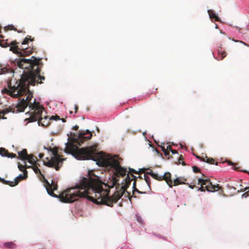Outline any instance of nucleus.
Here are the masks:
<instances>
[{
  "label": "nucleus",
  "mask_w": 249,
  "mask_h": 249,
  "mask_svg": "<svg viewBox=\"0 0 249 249\" xmlns=\"http://www.w3.org/2000/svg\"><path fill=\"white\" fill-rule=\"evenodd\" d=\"M92 136V133L89 130L86 131H81L78 135L71 132L70 137L71 142L66 143L65 152L71 154L77 160H91L96 161L97 164L99 166L115 170L114 177L110 182L107 184L102 182L100 183V192L102 191L101 198H103V200L99 201V204L112 207L113 203H116L123 196L133 180V195H134L135 192L143 194H148L151 192L150 178L144 174V179L141 177L139 180H137L133 174H137L138 172L130 168L126 177L121 185L119 182L118 178L125 176L126 169L120 165V162L117 159L109 155H105L102 152H99L97 144L81 148H79L76 146V144L81 145L85 141L90 139Z\"/></svg>",
  "instance_id": "1"
},
{
  "label": "nucleus",
  "mask_w": 249,
  "mask_h": 249,
  "mask_svg": "<svg viewBox=\"0 0 249 249\" xmlns=\"http://www.w3.org/2000/svg\"><path fill=\"white\" fill-rule=\"evenodd\" d=\"M41 58H37L35 56H32L30 59L21 58L17 61L18 66L22 69H26L24 71L19 82L17 86H12L11 80L8 82V89L5 88L2 90V93L6 94L13 98L21 96L25 93H27L26 99H22L16 106L17 111L23 112L25 109L29 106L31 110L36 111L37 114L41 107L38 102L34 100V102H31L33 98V93L29 90L30 86H35L36 83L41 84L42 81L45 78L41 76L40 65L42 64Z\"/></svg>",
  "instance_id": "2"
},
{
  "label": "nucleus",
  "mask_w": 249,
  "mask_h": 249,
  "mask_svg": "<svg viewBox=\"0 0 249 249\" xmlns=\"http://www.w3.org/2000/svg\"><path fill=\"white\" fill-rule=\"evenodd\" d=\"M45 187L48 194L54 197L59 198L60 200L64 203H72L81 198H86L94 203L99 204L102 201L100 192V184L102 181L99 178L95 175L93 171H89L87 177L82 178L74 187L65 190L58 196L55 195L53 191L57 189V185L53 180L50 184L46 179Z\"/></svg>",
  "instance_id": "3"
},
{
  "label": "nucleus",
  "mask_w": 249,
  "mask_h": 249,
  "mask_svg": "<svg viewBox=\"0 0 249 249\" xmlns=\"http://www.w3.org/2000/svg\"><path fill=\"white\" fill-rule=\"evenodd\" d=\"M34 40V38H32L31 36H27L21 43L22 45L21 48H19L18 47V43L16 40L13 41L10 43L11 46L10 48V51L14 53L17 54L19 56L29 55L33 53V48L25 47L23 45L27 44L29 41H33Z\"/></svg>",
  "instance_id": "4"
},
{
  "label": "nucleus",
  "mask_w": 249,
  "mask_h": 249,
  "mask_svg": "<svg viewBox=\"0 0 249 249\" xmlns=\"http://www.w3.org/2000/svg\"><path fill=\"white\" fill-rule=\"evenodd\" d=\"M51 151L53 156L47 162H44V164L49 167H54L56 171H58L59 170L60 166H62L64 159H61V157L58 154L57 148H53Z\"/></svg>",
  "instance_id": "5"
},
{
  "label": "nucleus",
  "mask_w": 249,
  "mask_h": 249,
  "mask_svg": "<svg viewBox=\"0 0 249 249\" xmlns=\"http://www.w3.org/2000/svg\"><path fill=\"white\" fill-rule=\"evenodd\" d=\"M39 109L38 112V114L36 112V111H34L32 113L28 119L29 121L30 122H34L36 121H38V124L39 125H41L42 126H47L49 124V120L48 117L47 116H44L43 117L42 116V111L44 110V108L43 107H41Z\"/></svg>",
  "instance_id": "6"
},
{
  "label": "nucleus",
  "mask_w": 249,
  "mask_h": 249,
  "mask_svg": "<svg viewBox=\"0 0 249 249\" xmlns=\"http://www.w3.org/2000/svg\"><path fill=\"white\" fill-rule=\"evenodd\" d=\"M198 184H200V187L198 190L205 191L207 190L209 192H213L218 191L221 189L218 184L215 185L212 184L209 179H203L201 178L198 179Z\"/></svg>",
  "instance_id": "7"
},
{
  "label": "nucleus",
  "mask_w": 249,
  "mask_h": 249,
  "mask_svg": "<svg viewBox=\"0 0 249 249\" xmlns=\"http://www.w3.org/2000/svg\"><path fill=\"white\" fill-rule=\"evenodd\" d=\"M23 173V175L20 174L18 177H16L14 179V181H13V183H12L11 186L13 187L17 185L18 182L22 179H26L28 177V173L27 171H24Z\"/></svg>",
  "instance_id": "8"
},
{
  "label": "nucleus",
  "mask_w": 249,
  "mask_h": 249,
  "mask_svg": "<svg viewBox=\"0 0 249 249\" xmlns=\"http://www.w3.org/2000/svg\"><path fill=\"white\" fill-rule=\"evenodd\" d=\"M162 176L163 177V180H165L169 186L170 188H172L173 186V181L171 178V174L169 172H166L163 175H162Z\"/></svg>",
  "instance_id": "9"
},
{
  "label": "nucleus",
  "mask_w": 249,
  "mask_h": 249,
  "mask_svg": "<svg viewBox=\"0 0 249 249\" xmlns=\"http://www.w3.org/2000/svg\"><path fill=\"white\" fill-rule=\"evenodd\" d=\"M15 112L14 108L9 107L8 108H6L3 109V110L0 111V119H6V118L4 117V115L9 112H13L14 113Z\"/></svg>",
  "instance_id": "10"
},
{
  "label": "nucleus",
  "mask_w": 249,
  "mask_h": 249,
  "mask_svg": "<svg viewBox=\"0 0 249 249\" xmlns=\"http://www.w3.org/2000/svg\"><path fill=\"white\" fill-rule=\"evenodd\" d=\"M38 166H39V164L36 163V164H33V165L30 166H29L28 167L32 168L36 174L40 175V176H42L44 179H45V178L44 176L42 174L40 170L38 168Z\"/></svg>",
  "instance_id": "11"
},
{
  "label": "nucleus",
  "mask_w": 249,
  "mask_h": 249,
  "mask_svg": "<svg viewBox=\"0 0 249 249\" xmlns=\"http://www.w3.org/2000/svg\"><path fill=\"white\" fill-rule=\"evenodd\" d=\"M18 156L19 158L24 160H26V158H27L28 154L27 153V151L26 149H24L22 151L18 152Z\"/></svg>",
  "instance_id": "12"
},
{
  "label": "nucleus",
  "mask_w": 249,
  "mask_h": 249,
  "mask_svg": "<svg viewBox=\"0 0 249 249\" xmlns=\"http://www.w3.org/2000/svg\"><path fill=\"white\" fill-rule=\"evenodd\" d=\"M208 13L209 15L210 18L211 19H214L215 21H219L220 19L217 15H216L214 12L212 10H208Z\"/></svg>",
  "instance_id": "13"
},
{
  "label": "nucleus",
  "mask_w": 249,
  "mask_h": 249,
  "mask_svg": "<svg viewBox=\"0 0 249 249\" xmlns=\"http://www.w3.org/2000/svg\"><path fill=\"white\" fill-rule=\"evenodd\" d=\"M36 160V158L32 154L28 155L27 158H26V160H27L28 161L32 164V165H33V164H36L37 163Z\"/></svg>",
  "instance_id": "14"
},
{
  "label": "nucleus",
  "mask_w": 249,
  "mask_h": 249,
  "mask_svg": "<svg viewBox=\"0 0 249 249\" xmlns=\"http://www.w3.org/2000/svg\"><path fill=\"white\" fill-rule=\"evenodd\" d=\"M218 56H217L218 57L217 60H221L226 56L227 53H226V52L222 51L221 48H220V49H218Z\"/></svg>",
  "instance_id": "15"
},
{
  "label": "nucleus",
  "mask_w": 249,
  "mask_h": 249,
  "mask_svg": "<svg viewBox=\"0 0 249 249\" xmlns=\"http://www.w3.org/2000/svg\"><path fill=\"white\" fill-rule=\"evenodd\" d=\"M240 192H245L242 196V197L247 198L249 196V187L240 189Z\"/></svg>",
  "instance_id": "16"
},
{
  "label": "nucleus",
  "mask_w": 249,
  "mask_h": 249,
  "mask_svg": "<svg viewBox=\"0 0 249 249\" xmlns=\"http://www.w3.org/2000/svg\"><path fill=\"white\" fill-rule=\"evenodd\" d=\"M161 149L162 151L164 152L165 156L169 155V151L172 149L171 146L170 145L167 146L166 148H165L164 147H162Z\"/></svg>",
  "instance_id": "17"
},
{
  "label": "nucleus",
  "mask_w": 249,
  "mask_h": 249,
  "mask_svg": "<svg viewBox=\"0 0 249 249\" xmlns=\"http://www.w3.org/2000/svg\"><path fill=\"white\" fill-rule=\"evenodd\" d=\"M8 154V151L4 148H0V155L2 156L7 157V155Z\"/></svg>",
  "instance_id": "18"
},
{
  "label": "nucleus",
  "mask_w": 249,
  "mask_h": 249,
  "mask_svg": "<svg viewBox=\"0 0 249 249\" xmlns=\"http://www.w3.org/2000/svg\"><path fill=\"white\" fill-rule=\"evenodd\" d=\"M152 178L154 179L160 181L163 180V177L161 176H159L158 174L154 173V174H152Z\"/></svg>",
  "instance_id": "19"
},
{
  "label": "nucleus",
  "mask_w": 249,
  "mask_h": 249,
  "mask_svg": "<svg viewBox=\"0 0 249 249\" xmlns=\"http://www.w3.org/2000/svg\"><path fill=\"white\" fill-rule=\"evenodd\" d=\"M5 31L7 30H14V31H17L18 32H19L17 30V29L14 27V26L13 25H9L7 26H5L4 27Z\"/></svg>",
  "instance_id": "20"
},
{
  "label": "nucleus",
  "mask_w": 249,
  "mask_h": 249,
  "mask_svg": "<svg viewBox=\"0 0 249 249\" xmlns=\"http://www.w3.org/2000/svg\"><path fill=\"white\" fill-rule=\"evenodd\" d=\"M173 182H174V185H174V186H176V185H178L184 183L181 180V179H179V178H177L175 179H174Z\"/></svg>",
  "instance_id": "21"
},
{
  "label": "nucleus",
  "mask_w": 249,
  "mask_h": 249,
  "mask_svg": "<svg viewBox=\"0 0 249 249\" xmlns=\"http://www.w3.org/2000/svg\"><path fill=\"white\" fill-rule=\"evenodd\" d=\"M205 162H207V163L211 164L214 163V160L213 158H209L207 156H206L205 157Z\"/></svg>",
  "instance_id": "22"
},
{
  "label": "nucleus",
  "mask_w": 249,
  "mask_h": 249,
  "mask_svg": "<svg viewBox=\"0 0 249 249\" xmlns=\"http://www.w3.org/2000/svg\"><path fill=\"white\" fill-rule=\"evenodd\" d=\"M14 244L13 242L5 243L4 244V247L6 248H12L14 246Z\"/></svg>",
  "instance_id": "23"
},
{
  "label": "nucleus",
  "mask_w": 249,
  "mask_h": 249,
  "mask_svg": "<svg viewBox=\"0 0 249 249\" xmlns=\"http://www.w3.org/2000/svg\"><path fill=\"white\" fill-rule=\"evenodd\" d=\"M18 168L19 169V170L23 172H24V171H27L26 170V168H28V166H24V165H22L21 164H18Z\"/></svg>",
  "instance_id": "24"
},
{
  "label": "nucleus",
  "mask_w": 249,
  "mask_h": 249,
  "mask_svg": "<svg viewBox=\"0 0 249 249\" xmlns=\"http://www.w3.org/2000/svg\"><path fill=\"white\" fill-rule=\"evenodd\" d=\"M0 181L1 182H2L3 183L7 184V185H9L10 186H11L12 183H13V181H7V180H6L4 179L1 178H0Z\"/></svg>",
  "instance_id": "25"
},
{
  "label": "nucleus",
  "mask_w": 249,
  "mask_h": 249,
  "mask_svg": "<svg viewBox=\"0 0 249 249\" xmlns=\"http://www.w3.org/2000/svg\"><path fill=\"white\" fill-rule=\"evenodd\" d=\"M60 117L57 115L55 116H52L50 118V120H60Z\"/></svg>",
  "instance_id": "26"
},
{
  "label": "nucleus",
  "mask_w": 249,
  "mask_h": 249,
  "mask_svg": "<svg viewBox=\"0 0 249 249\" xmlns=\"http://www.w3.org/2000/svg\"><path fill=\"white\" fill-rule=\"evenodd\" d=\"M143 171H144L145 169H142ZM144 173V174L148 176V175H150L152 177V174H154V173L153 172V171L152 170H150L149 171L147 172L146 173H145L144 171L142 172Z\"/></svg>",
  "instance_id": "27"
},
{
  "label": "nucleus",
  "mask_w": 249,
  "mask_h": 249,
  "mask_svg": "<svg viewBox=\"0 0 249 249\" xmlns=\"http://www.w3.org/2000/svg\"><path fill=\"white\" fill-rule=\"evenodd\" d=\"M7 157H8V158H16L17 157V155L15 154L9 153L8 152V155H7Z\"/></svg>",
  "instance_id": "28"
},
{
  "label": "nucleus",
  "mask_w": 249,
  "mask_h": 249,
  "mask_svg": "<svg viewBox=\"0 0 249 249\" xmlns=\"http://www.w3.org/2000/svg\"><path fill=\"white\" fill-rule=\"evenodd\" d=\"M10 45V44H8V43L7 42H4V43H0V45L2 47H4V48H6V47H7L8 46H9Z\"/></svg>",
  "instance_id": "29"
},
{
  "label": "nucleus",
  "mask_w": 249,
  "mask_h": 249,
  "mask_svg": "<svg viewBox=\"0 0 249 249\" xmlns=\"http://www.w3.org/2000/svg\"><path fill=\"white\" fill-rule=\"evenodd\" d=\"M193 171L196 173H198L200 171L199 168H198L197 167H196V166H194L193 167Z\"/></svg>",
  "instance_id": "30"
},
{
  "label": "nucleus",
  "mask_w": 249,
  "mask_h": 249,
  "mask_svg": "<svg viewBox=\"0 0 249 249\" xmlns=\"http://www.w3.org/2000/svg\"><path fill=\"white\" fill-rule=\"evenodd\" d=\"M196 158L199 160L201 161H205V158H201V157L199 156H196Z\"/></svg>",
  "instance_id": "31"
},
{
  "label": "nucleus",
  "mask_w": 249,
  "mask_h": 249,
  "mask_svg": "<svg viewBox=\"0 0 249 249\" xmlns=\"http://www.w3.org/2000/svg\"><path fill=\"white\" fill-rule=\"evenodd\" d=\"M183 160V157L182 155H180L179 159H178V162L179 163H181V161H182Z\"/></svg>",
  "instance_id": "32"
},
{
  "label": "nucleus",
  "mask_w": 249,
  "mask_h": 249,
  "mask_svg": "<svg viewBox=\"0 0 249 249\" xmlns=\"http://www.w3.org/2000/svg\"><path fill=\"white\" fill-rule=\"evenodd\" d=\"M75 112L76 113L78 109V106L77 105L74 106Z\"/></svg>",
  "instance_id": "33"
},
{
  "label": "nucleus",
  "mask_w": 249,
  "mask_h": 249,
  "mask_svg": "<svg viewBox=\"0 0 249 249\" xmlns=\"http://www.w3.org/2000/svg\"><path fill=\"white\" fill-rule=\"evenodd\" d=\"M171 152L173 154H177L178 153L177 151L176 150H174V149H172L171 150Z\"/></svg>",
  "instance_id": "34"
},
{
  "label": "nucleus",
  "mask_w": 249,
  "mask_h": 249,
  "mask_svg": "<svg viewBox=\"0 0 249 249\" xmlns=\"http://www.w3.org/2000/svg\"><path fill=\"white\" fill-rule=\"evenodd\" d=\"M195 186H196L195 184L192 185V183H191L189 185V188H190L191 189H194L195 187Z\"/></svg>",
  "instance_id": "35"
},
{
  "label": "nucleus",
  "mask_w": 249,
  "mask_h": 249,
  "mask_svg": "<svg viewBox=\"0 0 249 249\" xmlns=\"http://www.w3.org/2000/svg\"><path fill=\"white\" fill-rule=\"evenodd\" d=\"M78 128H79V126H78V125H75L74 126H73V129L74 130H78Z\"/></svg>",
  "instance_id": "36"
},
{
  "label": "nucleus",
  "mask_w": 249,
  "mask_h": 249,
  "mask_svg": "<svg viewBox=\"0 0 249 249\" xmlns=\"http://www.w3.org/2000/svg\"><path fill=\"white\" fill-rule=\"evenodd\" d=\"M43 156H44V154H43V153H40L39 154V157L40 159L42 158L43 157Z\"/></svg>",
  "instance_id": "37"
},
{
  "label": "nucleus",
  "mask_w": 249,
  "mask_h": 249,
  "mask_svg": "<svg viewBox=\"0 0 249 249\" xmlns=\"http://www.w3.org/2000/svg\"><path fill=\"white\" fill-rule=\"evenodd\" d=\"M61 120L63 122H66V120L64 118H62L61 119Z\"/></svg>",
  "instance_id": "38"
},
{
  "label": "nucleus",
  "mask_w": 249,
  "mask_h": 249,
  "mask_svg": "<svg viewBox=\"0 0 249 249\" xmlns=\"http://www.w3.org/2000/svg\"><path fill=\"white\" fill-rule=\"evenodd\" d=\"M3 70L2 69L0 70V74H1L2 73V71Z\"/></svg>",
  "instance_id": "39"
},
{
  "label": "nucleus",
  "mask_w": 249,
  "mask_h": 249,
  "mask_svg": "<svg viewBox=\"0 0 249 249\" xmlns=\"http://www.w3.org/2000/svg\"><path fill=\"white\" fill-rule=\"evenodd\" d=\"M181 164L183 165H185V163L183 161L181 162Z\"/></svg>",
  "instance_id": "40"
},
{
  "label": "nucleus",
  "mask_w": 249,
  "mask_h": 249,
  "mask_svg": "<svg viewBox=\"0 0 249 249\" xmlns=\"http://www.w3.org/2000/svg\"><path fill=\"white\" fill-rule=\"evenodd\" d=\"M0 36L1 37V38H3V36H2V35H0Z\"/></svg>",
  "instance_id": "41"
},
{
  "label": "nucleus",
  "mask_w": 249,
  "mask_h": 249,
  "mask_svg": "<svg viewBox=\"0 0 249 249\" xmlns=\"http://www.w3.org/2000/svg\"><path fill=\"white\" fill-rule=\"evenodd\" d=\"M235 170H238L237 168H235Z\"/></svg>",
  "instance_id": "42"
},
{
  "label": "nucleus",
  "mask_w": 249,
  "mask_h": 249,
  "mask_svg": "<svg viewBox=\"0 0 249 249\" xmlns=\"http://www.w3.org/2000/svg\"><path fill=\"white\" fill-rule=\"evenodd\" d=\"M0 33H1V30H0Z\"/></svg>",
  "instance_id": "43"
}]
</instances>
